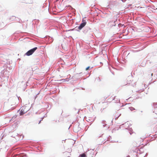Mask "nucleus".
Instances as JSON below:
<instances>
[{"instance_id":"1","label":"nucleus","mask_w":157,"mask_h":157,"mask_svg":"<svg viewBox=\"0 0 157 157\" xmlns=\"http://www.w3.org/2000/svg\"><path fill=\"white\" fill-rule=\"evenodd\" d=\"M29 108L26 106H23L21 107V109L20 112V115H22L25 113H27V112L29 110Z\"/></svg>"},{"instance_id":"2","label":"nucleus","mask_w":157,"mask_h":157,"mask_svg":"<svg viewBox=\"0 0 157 157\" xmlns=\"http://www.w3.org/2000/svg\"><path fill=\"white\" fill-rule=\"evenodd\" d=\"M37 49V48L36 47L33 48L32 49L28 51L25 54V55L27 56H29L32 55L35 51Z\"/></svg>"},{"instance_id":"3","label":"nucleus","mask_w":157,"mask_h":157,"mask_svg":"<svg viewBox=\"0 0 157 157\" xmlns=\"http://www.w3.org/2000/svg\"><path fill=\"white\" fill-rule=\"evenodd\" d=\"M86 22L85 21H83L82 23L80 25V26H79L78 28L79 30H81L82 29V28H83L86 24Z\"/></svg>"},{"instance_id":"4","label":"nucleus","mask_w":157,"mask_h":157,"mask_svg":"<svg viewBox=\"0 0 157 157\" xmlns=\"http://www.w3.org/2000/svg\"><path fill=\"white\" fill-rule=\"evenodd\" d=\"M108 25L110 27H112L113 26H115L116 24L115 23V21H110L108 23Z\"/></svg>"},{"instance_id":"5","label":"nucleus","mask_w":157,"mask_h":157,"mask_svg":"<svg viewBox=\"0 0 157 157\" xmlns=\"http://www.w3.org/2000/svg\"><path fill=\"white\" fill-rule=\"evenodd\" d=\"M80 157H86V155L85 153H83L80 155Z\"/></svg>"},{"instance_id":"6","label":"nucleus","mask_w":157,"mask_h":157,"mask_svg":"<svg viewBox=\"0 0 157 157\" xmlns=\"http://www.w3.org/2000/svg\"><path fill=\"white\" fill-rule=\"evenodd\" d=\"M129 108L131 111H132L135 109L134 108H133L132 107H129Z\"/></svg>"},{"instance_id":"7","label":"nucleus","mask_w":157,"mask_h":157,"mask_svg":"<svg viewBox=\"0 0 157 157\" xmlns=\"http://www.w3.org/2000/svg\"><path fill=\"white\" fill-rule=\"evenodd\" d=\"M90 68V67H87L86 69V71H87V70H88Z\"/></svg>"},{"instance_id":"8","label":"nucleus","mask_w":157,"mask_h":157,"mask_svg":"<svg viewBox=\"0 0 157 157\" xmlns=\"http://www.w3.org/2000/svg\"><path fill=\"white\" fill-rule=\"evenodd\" d=\"M42 120H41L40 121L39 123V124H40V122H41V121Z\"/></svg>"},{"instance_id":"9","label":"nucleus","mask_w":157,"mask_h":157,"mask_svg":"<svg viewBox=\"0 0 157 157\" xmlns=\"http://www.w3.org/2000/svg\"><path fill=\"white\" fill-rule=\"evenodd\" d=\"M151 76H152L153 75V73H152L151 74Z\"/></svg>"}]
</instances>
